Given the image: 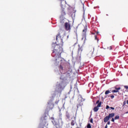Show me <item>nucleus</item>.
Masks as SVG:
<instances>
[{"mask_svg": "<svg viewBox=\"0 0 128 128\" xmlns=\"http://www.w3.org/2000/svg\"><path fill=\"white\" fill-rule=\"evenodd\" d=\"M124 88H126V90H128V86H124Z\"/></svg>", "mask_w": 128, "mask_h": 128, "instance_id": "nucleus-23", "label": "nucleus"}, {"mask_svg": "<svg viewBox=\"0 0 128 128\" xmlns=\"http://www.w3.org/2000/svg\"><path fill=\"white\" fill-rule=\"evenodd\" d=\"M64 106V105H63V106Z\"/></svg>", "mask_w": 128, "mask_h": 128, "instance_id": "nucleus-35", "label": "nucleus"}, {"mask_svg": "<svg viewBox=\"0 0 128 128\" xmlns=\"http://www.w3.org/2000/svg\"><path fill=\"white\" fill-rule=\"evenodd\" d=\"M71 125L74 126V120H72L71 122Z\"/></svg>", "mask_w": 128, "mask_h": 128, "instance_id": "nucleus-18", "label": "nucleus"}, {"mask_svg": "<svg viewBox=\"0 0 128 128\" xmlns=\"http://www.w3.org/2000/svg\"><path fill=\"white\" fill-rule=\"evenodd\" d=\"M108 116L109 118H114V113L109 114Z\"/></svg>", "mask_w": 128, "mask_h": 128, "instance_id": "nucleus-11", "label": "nucleus"}, {"mask_svg": "<svg viewBox=\"0 0 128 128\" xmlns=\"http://www.w3.org/2000/svg\"><path fill=\"white\" fill-rule=\"evenodd\" d=\"M52 106H54V104H52V101H50L48 103L47 108H49L50 110H52Z\"/></svg>", "mask_w": 128, "mask_h": 128, "instance_id": "nucleus-9", "label": "nucleus"}, {"mask_svg": "<svg viewBox=\"0 0 128 128\" xmlns=\"http://www.w3.org/2000/svg\"><path fill=\"white\" fill-rule=\"evenodd\" d=\"M60 70H64V68L62 67V65L60 66Z\"/></svg>", "mask_w": 128, "mask_h": 128, "instance_id": "nucleus-19", "label": "nucleus"}, {"mask_svg": "<svg viewBox=\"0 0 128 128\" xmlns=\"http://www.w3.org/2000/svg\"><path fill=\"white\" fill-rule=\"evenodd\" d=\"M126 104H128V100L126 102Z\"/></svg>", "mask_w": 128, "mask_h": 128, "instance_id": "nucleus-31", "label": "nucleus"}, {"mask_svg": "<svg viewBox=\"0 0 128 128\" xmlns=\"http://www.w3.org/2000/svg\"><path fill=\"white\" fill-rule=\"evenodd\" d=\"M105 128H108V124H106V125Z\"/></svg>", "mask_w": 128, "mask_h": 128, "instance_id": "nucleus-30", "label": "nucleus"}, {"mask_svg": "<svg viewBox=\"0 0 128 128\" xmlns=\"http://www.w3.org/2000/svg\"><path fill=\"white\" fill-rule=\"evenodd\" d=\"M120 119V116H116L114 118V120H119Z\"/></svg>", "mask_w": 128, "mask_h": 128, "instance_id": "nucleus-15", "label": "nucleus"}, {"mask_svg": "<svg viewBox=\"0 0 128 128\" xmlns=\"http://www.w3.org/2000/svg\"><path fill=\"white\" fill-rule=\"evenodd\" d=\"M86 32L87 28L85 27L82 30L83 36L84 38V44H86Z\"/></svg>", "mask_w": 128, "mask_h": 128, "instance_id": "nucleus-4", "label": "nucleus"}, {"mask_svg": "<svg viewBox=\"0 0 128 128\" xmlns=\"http://www.w3.org/2000/svg\"><path fill=\"white\" fill-rule=\"evenodd\" d=\"M64 28H65L66 30H70L71 28H70V22H65Z\"/></svg>", "mask_w": 128, "mask_h": 128, "instance_id": "nucleus-5", "label": "nucleus"}, {"mask_svg": "<svg viewBox=\"0 0 128 128\" xmlns=\"http://www.w3.org/2000/svg\"><path fill=\"white\" fill-rule=\"evenodd\" d=\"M110 98H114V95L110 96Z\"/></svg>", "mask_w": 128, "mask_h": 128, "instance_id": "nucleus-25", "label": "nucleus"}, {"mask_svg": "<svg viewBox=\"0 0 128 128\" xmlns=\"http://www.w3.org/2000/svg\"><path fill=\"white\" fill-rule=\"evenodd\" d=\"M87 128H92V126H90V124H88L87 125Z\"/></svg>", "mask_w": 128, "mask_h": 128, "instance_id": "nucleus-17", "label": "nucleus"}, {"mask_svg": "<svg viewBox=\"0 0 128 128\" xmlns=\"http://www.w3.org/2000/svg\"><path fill=\"white\" fill-rule=\"evenodd\" d=\"M110 94V92L109 90H107L105 92V94L106 96L107 94Z\"/></svg>", "mask_w": 128, "mask_h": 128, "instance_id": "nucleus-14", "label": "nucleus"}, {"mask_svg": "<svg viewBox=\"0 0 128 128\" xmlns=\"http://www.w3.org/2000/svg\"><path fill=\"white\" fill-rule=\"evenodd\" d=\"M108 50H112V46H110L109 47H108Z\"/></svg>", "mask_w": 128, "mask_h": 128, "instance_id": "nucleus-16", "label": "nucleus"}, {"mask_svg": "<svg viewBox=\"0 0 128 128\" xmlns=\"http://www.w3.org/2000/svg\"><path fill=\"white\" fill-rule=\"evenodd\" d=\"M114 120L116 119H114V118H112L111 121L112 122H114Z\"/></svg>", "mask_w": 128, "mask_h": 128, "instance_id": "nucleus-26", "label": "nucleus"}, {"mask_svg": "<svg viewBox=\"0 0 128 128\" xmlns=\"http://www.w3.org/2000/svg\"><path fill=\"white\" fill-rule=\"evenodd\" d=\"M60 92H62V90L60 91Z\"/></svg>", "mask_w": 128, "mask_h": 128, "instance_id": "nucleus-36", "label": "nucleus"}, {"mask_svg": "<svg viewBox=\"0 0 128 128\" xmlns=\"http://www.w3.org/2000/svg\"><path fill=\"white\" fill-rule=\"evenodd\" d=\"M82 50H83L82 46H80V45L78 44V54H80V56L82 54Z\"/></svg>", "mask_w": 128, "mask_h": 128, "instance_id": "nucleus-6", "label": "nucleus"}, {"mask_svg": "<svg viewBox=\"0 0 128 128\" xmlns=\"http://www.w3.org/2000/svg\"><path fill=\"white\" fill-rule=\"evenodd\" d=\"M58 88H60V90H62V84H60L58 86Z\"/></svg>", "mask_w": 128, "mask_h": 128, "instance_id": "nucleus-12", "label": "nucleus"}, {"mask_svg": "<svg viewBox=\"0 0 128 128\" xmlns=\"http://www.w3.org/2000/svg\"><path fill=\"white\" fill-rule=\"evenodd\" d=\"M93 120H94L92 119V118L90 120V122H91V124H92V123H93Z\"/></svg>", "mask_w": 128, "mask_h": 128, "instance_id": "nucleus-22", "label": "nucleus"}, {"mask_svg": "<svg viewBox=\"0 0 128 128\" xmlns=\"http://www.w3.org/2000/svg\"><path fill=\"white\" fill-rule=\"evenodd\" d=\"M114 90H112V92H118L119 90L121 89L120 87H118V86H114Z\"/></svg>", "mask_w": 128, "mask_h": 128, "instance_id": "nucleus-8", "label": "nucleus"}, {"mask_svg": "<svg viewBox=\"0 0 128 128\" xmlns=\"http://www.w3.org/2000/svg\"><path fill=\"white\" fill-rule=\"evenodd\" d=\"M60 23L61 24H64V18H61L60 20Z\"/></svg>", "mask_w": 128, "mask_h": 128, "instance_id": "nucleus-13", "label": "nucleus"}, {"mask_svg": "<svg viewBox=\"0 0 128 128\" xmlns=\"http://www.w3.org/2000/svg\"><path fill=\"white\" fill-rule=\"evenodd\" d=\"M126 114H128V112H126Z\"/></svg>", "mask_w": 128, "mask_h": 128, "instance_id": "nucleus-32", "label": "nucleus"}, {"mask_svg": "<svg viewBox=\"0 0 128 128\" xmlns=\"http://www.w3.org/2000/svg\"><path fill=\"white\" fill-rule=\"evenodd\" d=\"M58 60V58H56V61H57Z\"/></svg>", "mask_w": 128, "mask_h": 128, "instance_id": "nucleus-33", "label": "nucleus"}, {"mask_svg": "<svg viewBox=\"0 0 128 128\" xmlns=\"http://www.w3.org/2000/svg\"><path fill=\"white\" fill-rule=\"evenodd\" d=\"M110 106H108V105H107L106 106V110H108V108H110Z\"/></svg>", "mask_w": 128, "mask_h": 128, "instance_id": "nucleus-20", "label": "nucleus"}, {"mask_svg": "<svg viewBox=\"0 0 128 128\" xmlns=\"http://www.w3.org/2000/svg\"><path fill=\"white\" fill-rule=\"evenodd\" d=\"M106 16H108V14H106Z\"/></svg>", "mask_w": 128, "mask_h": 128, "instance_id": "nucleus-37", "label": "nucleus"}, {"mask_svg": "<svg viewBox=\"0 0 128 128\" xmlns=\"http://www.w3.org/2000/svg\"><path fill=\"white\" fill-rule=\"evenodd\" d=\"M66 2L64 0H62L61 2V8L62 10L61 12L62 16H66V12H64V9L66 8Z\"/></svg>", "mask_w": 128, "mask_h": 128, "instance_id": "nucleus-2", "label": "nucleus"}, {"mask_svg": "<svg viewBox=\"0 0 128 128\" xmlns=\"http://www.w3.org/2000/svg\"><path fill=\"white\" fill-rule=\"evenodd\" d=\"M109 120H110V117H108V116L104 118V122H108Z\"/></svg>", "mask_w": 128, "mask_h": 128, "instance_id": "nucleus-10", "label": "nucleus"}, {"mask_svg": "<svg viewBox=\"0 0 128 128\" xmlns=\"http://www.w3.org/2000/svg\"><path fill=\"white\" fill-rule=\"evenodd\" d=\"M94 38L95 40H97L98 42V37L96 36H94Z\"/></svg>", "mask_w": 128, "mask_h": 128, "instance_id": "nucleus-24", "label": "nucleus"}, {"mask_svg": "<svg viewBox=\"0 0 128 128\" xmlns=\"http://www.w3.org/2000/svg\"><path fill=\"white\" fill-rule=\"evenodd\" d=\"M96 104H98L96 106L94 107V112H98V110L99 108H100L101 106H102V102H100V100H98L96 102Z\"/></svg>", "mask_w": 128, "mask_h": 128, "instance_id": "nucleus-3", "label": "nucleus"}, {"mask_svg": "<svg viewBox=\"0 0 128 128\" xmlns=\"http://www.w3.org/2000/svg\"><path fill=\"white\" fill-rule=\"evenodd\" d=\"M107 124H110V122H108Z\"/></svg>", "mask_w": 128, "mask_h": 128, "instance_id": "nucleus-28", "label": "nucleus"}, {"mask_svg": "<svg viewBox=\"0 0 128 128\" xmlns=\"http://www.w3.org/2000/svg\"><path fill=\"white\" fill-rule=\"evenodd\" d=\"M126 101H124L123 102V106H126Z\"/></svg>", "mask_w": 128, "mask_h": 128, "instance_id": "nucleus-21", "label": "nucleus"}, {"mask_svg": "<svg viewBox=\"0 0 128 128\" xmlns=\"http://www.w3.org/2000/svg\"><path fill=\"white\" fill-rule=\"evenodd\" d=\"M90 52H89V56H92V54H94V48L91 47L90 49Z\"/></svg>", "mask_w": 128, "mask_h": 128, "instance_id": "nucleus-7", "label": "nucleus"}, {"mask_svg": "<svg viewBox=\"0 0 128 128\" xmlns=\"http://www.w3.org/2000/svg\"><path fill=\"white\" fill-rule=\"evenodd\" d=\"M66 118H70V115H69L68 114H67L66 115Z\"/></svg>", "mask_w": 128, "mask_h": 128, "instance_id": "nucleus-27", "label": "nucleus"}, {"mask_svg": "<svg viewBox=\"0 0 128 128\" xmlns=\"http://www.w3.org/2000/svg\"><path fill=\"white\" fill-rule=\"evenodd\" d=\"M56 40L60 42L58 44H56V43H53L52 44V48H54L53 52L52 54V56L53 58H60L64 50H62V48L60 46L62 44V39L60 38V33H58L56 36Z\"/></svg>", "mask_w": 128, "mask_h": 128, "instance_id": "nucleus-1", "label": "nucleus"}, {"mask_svg": "<svg viewBox=\"0 0 128 128\" xmlns=\"http://www.w3.org/2000/svg\"><path fill=\"white\" fill-rule=\"evenodd\" d=\"M110 108L111 110H114V107H110Z\"/></svg>", "mask_w": 128, "mask_h": 128, "instance_id": "nucleus-29", "label": "nucleus"}, {"mask_svg": "<svg viewBox=\"0 0 128 128\" xmlns=\"http://www.w3.org/2000/svg\"><path fill=\"white\" fill-rule=\"evenodd\" d=\"M61 0V2H62V0Z\"/></svg>", "mask_w": 128, "mask_h": 128, "instance_id": "nucleus-34", "label": "nucleus"}]
</instances>
